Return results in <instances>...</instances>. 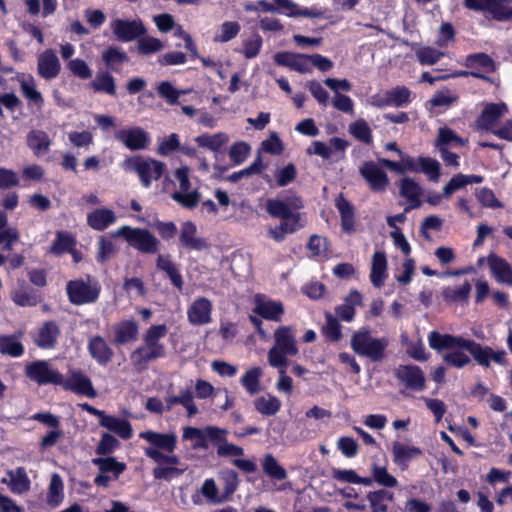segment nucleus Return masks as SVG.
Wrapping results in <instances>:
<instances>
[{"instance_id": "6e6d98bb", "label": "nucleus", "mask_w": 512, "mask_h": 512, "mask_svg": "<svg viewBox=\"0 0 512 512\" xmlns=\"http://www.w3.org/2000/svg\"><path fill=\"white\" fill-rule=\"evenodd\" d=\"M443 350L444 349H442L441 351ZM447 350L448 352L444 354L443 359L451 366H454L456 368H462L468 363H470L471 360L469 355L466 353L468 352L466 349L452 348Z\"/></svg>"}, {"instance_id": "5701e85b", "label": "nucleus", "mask_w": 512, "mask_h": 512, "mask_svg": "<svg viewBox=\"0 0 512 512\" xmlns=\"http://www.w3.org/2000/svg\"><path fill=\"white\" fill-rule=\"evenodd\" d=\"M60 70V61L52 49H46L39 54L37 59V73L41 78L45 80L54 79L59 75Z\"/></svg>"}, {"instance_id": "ea45409f", "label": "nucleus", "mask_w": 512, "mask_h": 512, "mask_svg": "<svg viewBox=\"0 0 512 512\" xmlns=\"http://www.w3.org/2000/svg\"><path fill=\"white\" fill-rule=\"evenodd\" d=\"M64 483L57 473L51 475L47 491V504L51 507H58L64 500Z\"/></svg>"}, {"instance_id": "e2e57ef3", "label": "nucleus", "mask_w": 512, "mask_h": 512, "mask_svg": "<svg viewBox=\"0 0 512 512\" xmlns=\"http://www.w3.org/2000/svg\"><path fill=\"white\" fill-rule=\"evenodd\" d=\"M251 147L247 142L239 141L229 149V157L235 165L243 163L249 156Z\"/></svg>"}, {"instance_id": "2eb2a0df", "label": "nucleus", "mask_w": 512, "mask_h": 512, "mask_svg": "<svg viewBox=\"0 0 512 512\" xmlns=\"http://www.w3.org/2000/svg\"><path fill=\"white\" fill-rule=\"evenodd\" d=\"M115 138L129 150L145 149L150 143L149 134L140 127H130L117 131Z\"/></svg>"}, {"instance_id": "1a4fd4ad", "label": "nucleus", "mask_w": 512, "mask_h": 512, "mask_svg": "<svg viewBox=\"0 0 512 512\" xmlns=\"http://www.w3.org/2000/svg\"><path fill=\"white\" fill-rule=\"evenodd\" d=\"M92 463L99 470L94 479L95 485L99 487H108L110 482L117 480L126 469V464L117 461L114 457L93 458Z\"/></svg>"}, {"instance_id": "bf43d9fd", "label": "nucleus", "mask_w": 512, "mask_h": 512, "mask_svg": "<svg viewBox=\"0 0 512 512\" xmlns=\"http://www.w3.org/2000/svg\"><path fill=\"white\" fill-rule=\"evenodd\" d=\"M164 48V44L161 40L151 37L144 36L138 39L137 49L142 55H151L161 51Z\"/></svg>"}, {"instance_id": "09e8293b", "label": "nucleus", "mask_w": 512, "mask_h": 512, "mask_svg": "<svg viewBox=\"0 0 512 512\" xmlns=\"http://www.w3.org/2000/svg\"><path fill=\"white\" fill-rule=\"evenodd\" d=\"M263 39L258 33H252L247 38L243 39L240 53L246 59H253L257 57L261 51Z\"/></svg>"}, {"instance_id": "3c124183", "label": "nucleus", "mask_w": 512, "mask_h": 512, "mask_svg": "<svg viewBox=\"0 0 512 512\" xmlns=\"http://www.w3.org/2000/svg\"><path fill=\"white\" fill-rule=\"evenodd\" d=\"M471 291V285L468 281H465L459 286H448L443 289V297L447 301L451 302H463L469 297Z\"/></svg>"}, {"instance_id": "20e7f679", "label": "nucleus", "mask_w": 512, "mask_h": 512, "mask_svg": "<svg viewBox=\"0 0 512 512\" xmlns=\"http://www.w3.org/2000/svg\"><path fill=\"white\" fill-rule=\"evenodd\" d=\"M174 178L175 190L171 198L184 208H195L201 200V194L191 183L190 169L187 166L178 167L174 171Z\"/></svg>"}, {"instance_id": "4c0bfd02", "label": "nucleus", "mask_w": 512, "mask_h": 512, "mask_svg": "<svg viewBox=\"0 0 512 512\" xmlns=\"http://www.w3.org/2000/svg\"><path fill=\"white\" fill-rule=\"evenodd\" d=\"M335 206L341 215L342 230L351 233L354 230V208L342 195L335 199Z\"/></svg>"}, {"instance_id": "412c9836", "label": "nucleus", "mask_w": 512, "mask_h": 512, "mask_svg": "<svg viewBox=\"0 0 512 512\" xmlns=\"http://www.w3.org/2000/svg\"><path fill=\"white\" fill-rule=\"evenodd\" d=\"M215 430H219L216 426H206L203 429L185 426L182 428V439L192 442L193 449H207L208 442L213 443V435Z\"/></svg>"}, {"instance_id": "680f3d73", "label": "nucleus", "mask_w": 512, "mask_h": 512, "mask_svg": "<svg viewBox=\"0 0 512 512\" xmlns=\"http://www.w3.org/2000/svg\"><path fill=\"white\" fill-rule=\"evenodd\" d=\"M410 95L406 87H396L386 94V105L404 106L410 102Z\"/></svg>"}, {"instance_id": "f8f14e48", "label": "nucleus", "mask_w": 512, "mask_h": 512, "mask_svg": "<svg viewBox=\"0 0 512 512\" xmlns=\"http://www.w3.org/2000/svg\"><path fill=\"white\" fill-rule=\"evenodd\" d=\"M26 375L40 385H59L61 380V373L52 368L47 361H35L27 365Z\"/></svg>"}, {"instance_id": "864d4df0", "label": "nucleus", "mask_w": 512, "mask_h": 512, "mask_svg": "<svg viewBox=\"0 0 512 512\" xmlns=\"http://www.w3.org/2000/svg\"><path fill=\"white\" fill-rule=\"evenodd\" d=\"M240 24L235 21H225L214 36L215 42L226 43L234 39L240 32Z\"/></svg>"}, {"instance_id": "4468645a", "label": "nucleus", "mask_w": 512, "mask_h": 512, "mask_svg": "<svg viewBox=\"0 0 512 512\" xmlns=\"http://www.w3.org/2000/svg\"><path fill=\"white\" fill-rule=\"evenodd\" d=\"M16 80L19 83L22 95L28 101V106L38 111L42 110L44 98L37 88L35 78L31 74L19 73L16 75Z\"/></svg>"}, {"instance_id": "052dcab7", "label": "nucleus", "mask_w": 512, "mask_h": 512, "mask_svg": "<svg viewBox=\"0 0 512 512\" xmlns=\"http://www.w3.org/2000/svg\"><path fill=\"white\" fill-rule=\"evenodd\" d=\"M75 245L74 237L66 232H58L56 240L50 248V252L53 254H61L68 252L73 249Z\"/></svg>"}, {"instance_id": "aec40b11", "label": "nucleus", "mask_w": 512, "mask_h": 512, "mask_svg": "<svg viewBox=\"0 0 512 512\" xmlns=\"http://www.w3.org/2000/svg\"><path fill=\"white\" fill-rule=\"evenodd\" d=\"M396 377L408 389L420 392L423 391L426 387L424 373L418 366H400L396 370Z\"/></svg>"}, {"instance_id": "6ab92c4d", "label": "nucleus", "mask_w": 512, "mask_h": 512, "mask_svg": "<svg viewBox=\"0 0 512 512\" xmlns=\"http://www.w3.org/2000/svg\"><path fill=\"white\" fill-rule=\"evenodd\" d=\"M276 12L284 14L288 17H307V18H322L324 11L312 6L310 8L300 7L292 0H273Z\"/></svg>"}, {"instance_id": "8fccbe9b", "label": "nucleus", "mask_w": 512, "mask_h": 512, "mask_svg": "<svg viewBox=\"0 0 512 512\" xmlns=\"http://www.w3.org/2000/svg\"><path fill=\"white\" fill-rule=\"evenodd\" d=\"M262 469L272 479L284 480L287 478V472L272 454H267L262 460Z\"/></svg>"}, {"instance_id": "ddd939ff", "label": "nucleus", "mask_w": 512, "mask_h": 512, "mask_svg": "<svg viewBox=\"0 0 512 512\" xmlns=\"http://www.w3.org/2000/svg\"><path fill=\"white\" fill-rule=\"evenodd\" d=\"M302 201L296 195H290L283 199L270 198L266 201V211L270 216L280 218L281 221L293 212L302 208Z\"/></svg>"}, {"instance_id": "a18cd8bd", "label": "nucleus", "mask_w": 512, "mask_h": 512, "mask_svg": "<svg viewBox=\"0 0 512 512\" xmlns=\"http://www.w3.org/2000/svg\"><path fill=\"white\" fill-rule=\"evenodd\" d=\"M255 409L264 416H273L281 408V401L272 394H265L255 399Z\"/></svg>"}, {"instance_id": "9b49d317", "label": "nucleus", "mask_w": 512, "mask_h": 512, "mask_svg": "<svg viewBox=\"0 0 512 512\" xmlns=\"http://www.w3.org/2000/svg\"><path fill=\"white\" fill-rule=\"evenodd\" d=\"M351 345L356 353L370 357L373 360H378L383 355V343L381 340L372 337L368 331L355 333Z\"/></svg>"}, {"instance_id": "2f4dec72", "label": "nucleus", "mask_w": 512, "mask_h": 512, "mask_svg": "<svg viewBox=\"0 0 512 512\" xmlns=\"http://www.w3.org/2000/svg\"><path fill=\"white\" fill-rule=\"evenodd\" d=\"M114 343L117 345L126 344L136 341L138 338L139 328L135 321L125 320L119 322L113 327Z\"/></svg>"}, {"instance_id": "bb28decb", "label": "nucleus", "mask_w": 512, "mask_h": 512, "mask_svg": "<svg viewBox=\"0 0 512 512\" xmlns=\"http://www.w3.org/2000/svg\"><path fill=\"white\" fill-rule=\"evenodd\" d=\"M275 344L273 347L281 349L294 356L298 353L295 330L291 326H280L274 332Z\"/></svg>"}, {"instance_id": "7ed1b4c3", "label": "nucleus", "mask_w": 512, "mask_h": 512, "mask_svg": "<svg viewBox=\"0 0 512 512\" xmlns=\"http://www.w3.org/2000/svg\"><path fill=\"white\" fill-rule=\"evenodd\" d=\"M167 326L164 324L151 326L144 334V343L131 353V361L134 366L144 368L155 359L165 354V347L160 340L167 334Z\"/></svg>"}, {"instance_id": "49530a36", "label": "nucleus", "mask_w": 512, "mask_h": 512, "mask_svg": "<svg viewBox=\"0 0 512 512\" xmlns=\"http://www.w3.org/2000/svg\"><path fill=\"white\" fill-rule=\"evenodd\" d=\"M90 87L94 92L106 93L108 95H115L116 93L115 79L105 71L97 72L94 80L90 83Z\"/></svg>"}, {"instance_id": "f257e3e1", "label": "nucleus", "mask_w": 512, "mask_h": 512, "mask_svg": "<svg viewBox=\"0 0 512 512\" xmlns=\"http://www.w3.org/2000/svg\"><path fill=\"white\" fill-rule=\"evenodd\" d=\"M139 437L148 444L144 447L145 456L156 464L152 470L155 479L171 480L187 470V467L175 454L178 443L175 432L161 433L145 430L139 433Z\"/></svg>"}, {"instance_id": "423d86ee", "label": "nucleus", "mask_w": 512, "mask_h": 512, "mask_svg": "<svg viewBox=\"0 0 512 512\" xmlns=\"http://www.w3.org/2000/svg\"><path fill=\"white\" fill-rule=\"evenodd\" d=\"M213 432V444L216 446L219 457L232 458L233 465L246 473L256 471L257 467L253 461L240 458L244 454L243 448L227 440L228 431L226 429L219 428Z\"/></svg>"}, {"instance_id": "f704fd0d", "label": "nucleus", "mask_w": 512, "mask_h": 512, "mask_svg": "<svg viewBox=\"0 0 512 512\" xmlns=\"http://www.w3.org/2000/svg\"><path fill=\"white\" fill-rule=\"evenodd\" d=\"M176 404L182 405L189 418L195 416L198 413V408L194 402V396L190 389H182L179 391L177 396H170L166 398V409L171 410Z\"/></svg>"}, {"instance_id": "13d9d810", "label": "nucleus", "mask_w": 512, "mask_h": 512, "mask_svg": "<svg viewBox=\"0 0 512 512\" xmlns=\"http://www.w3.org/2000/svg\"><path fill=\"white\" fill-rule=\"evenodd\" d=\"M508 0H492L487 12L497 21L512 20V8L506 5Z\"/></svg>"}, {"instance_id": "0e129e2a", "label": "nucleus", "mask_w": 512, "mask_h": 512, "mask_svg": "<svg viewBox=\"0 0 512 512\" xmlns=\"http://www.w3.org/2000/svg\"><path fill=\"white\" fill-rule=\"evenodd\" d=\"M180 149V138L176 133H172L167 137L160 140L157 148L159 155L167 156L173 152L179 151Z\"/></svg>"}, {"instance_id": "7c9ffc66", "label": "nucleus", "mask_w": 512, "mask_h": 512, "mask_svg": "<svg viewBox=\"0 0 512 512\" xmlns=\"http://www.w3.org/2000/svg\"><path fill=\"white\" fill-rule=\"evenodd\" d=\"M422 454L423 452L420 448L406 446L400 442L394 443L392 447V460L396 465L400 466L402 470L408 467V463L411 460L420 457Z\"/></svg>"}, {"instance_id": "c03bdc74", "label": "nucleus", "mask_w": 512, "mask_h": 512, "mask_svg": "<svg viewBox=\"0 0 512 512\" xmlns=\"http://www.w3.org/2000/svg\"><path fill=\"white\" fill-rule=\"evenodd\" d=\"M465 143L452 129L440 127L435 140V147L438 150H443L448 149V147L463 146Z\"/></svg>"}, {"instance_id": "338daca9", "label": "nucleus", "mask_w": 512, "mask_h": 512, "mask_svg": "<svg viewBox=\"0 0 512 512\" xmlns=\"http://www.w3.org/2000/svg\"><path fill=\"white\" fill-rule=\"evenodd\" d=\"M280 223L283 225L288 234H292L305 226L306 219L304 214L297 210L283 219Z\"/></svg>"}, {"instance_id": "f3484780", "label": "nucleus", "mask_w": 512, "mask_h": 512, "mask_svg": "<svg viewBox=\"0 0 512 512\" xmlns=\"http://www.w3.org/2000/svg\"><path fill=\"white\" fill-rule=\"evenodd\" d=\"M212 302L205 297H197L187 309V319L190 324L201 326L212 320Z\"/></svg>"}, {"instance_id": "f03ea898", "label": "nucleus", "mask_w": 512, "mask_h": 512, "mask_svg": "<svg viewBox=\"0 0 512 512\" xmlns=\"http://www.w3.org/2000/svg\"><path fill=\"white\" fill-rule=\"evenodd\" d=\"M428 343L430 348L438 352L442 349H466L479 364L484 366H488L491 361L500 362L502 358V354L494 353L491 349H483L472 340L450 334H441L437 331L429 333Z\"/></svg>"}, {"instance_id": "58836bf2", "label": "nucleus", "mask_w": 512, "mask_h": 512, "mask_svg": "<svg viewBox=\"0 0 512 512\" xmlns=\"http://www.w3.org/2000/svg\"><path fill=\"white\" fill-rule=\"evenodd\" d=\"M229 135L225 132H217L215 134L204 133L197 136L194 140L198 146L211 151H218L223 145L229 141Z\"/></svg>"}, {"instance_id": "4d7b16f0", "label": "nucleus", "mask_w": 512, "mask_h": 512, "mask_svg": "<svg viewBox=\"0 0 512 512\" xmlns=\"http://www.w3.org/2000/svg\"><path fill=\"white\" fill-rule=\"evenodd\" d=\"M202 495L211 503L220 504L227 501V497L223 496V493L219 492L214 479L209 478L204 481L201 487Z\"/></svg>"}, {"instance_id": "b1692460", "label": "nucleus", "mask_w": 512, "mask_h": 512, "mask_svg": "<svg viewBox=\"0 0 512 512\" xmlns=\"http://www.w3.org/2000/svg\"><path fill=\"white\" fill-rule=\"evenodd\" d=\"M386 150L396 154L395 159H386V169L397 173L413 172L418 170V164L409 156L400 151L395 143L386 145Z\"/></svg>"}, {"instance_id": "4be33fe9", "label": "nucleus", "mask_w": 512, "mask_h": 512, "mask_svg": "<svg viewBox=\"0 0 512 512\" xmlns=\"http://www.w3.org/2000/svg\"><path fill=\"white\" fill-rule=\"evenodd\" d=\"M282 302L272 300L264 295H256L254 312L266 320L278 322L284 314Z\"/></svg>"}, {"instance_id": "39448f33", "label": "nucleus", "mask_w": 512, "mask_h": 512, "mask_svg": "<svg viewBox=\"0 0 512 512\" xmlns=\"http://www.w3.org/2000/svg\"><path fill=\"white\" fill-rule=\"evenodd\" d=\"M122 168L128 172H135L142 186L149 188L153 181L158 180L162 176L165 164L152 158L134 156L124 160Z\"/></svg>"}, {"instance_id": "72a5a7b5", "label": "nucleus", "mask_w": 512, "mask_h": 512, "mask_svg": "<svg viewBox=\"0 0 512 512\" xmlns=\"http://www.w3.org/2000/svg\"><path fill=\"white\" fill-rule=\"evenodd\" d=\"M88 350L91 357L100 365L107 364L113 355L112 349L100 336H94L90 339Z\"/></svg>"}, {"instance_id": "e433bc0d", "label": "nucleus", "mask_w": 512, "mask_h": 512, "mask_svg": "<svg viewBox=\"0 0 512 512\" xmlns=\"http://www.w3.org/2000/svg\"><path fill=\"white\" fill-rule=\"evenodd\" d=\"M180 241L184 246L194 250H203L207 247L203 239L196 237V226L190 221L182 224Z\"/></svg>"}, {"instance_id": "cd10ccee", "label": "nucleus", "mask_w": 512, "mask_h": 512, "mask_svg": "<svg viewBox=\"0 0 512 512\" xmlns=\"http://www.w3.org/2000/svg\"><path fill=\"white\" fill-rule=\"evenodd\" d=\"M117 220L115 212L107 207L97 208L87 214V224L96 231H103Z\"/></svg>"}, {"instance_id": "774afa93", "label": "nucleus", "mask_w": 512, "mask_h": 512, "mask_svg": "<svg viewBox=\"0 0 512 512\" xmlns=\"http://www.w3.org/2000/svg\"><path fill=\"white\" fill-rule=\"evenodd\" d=\"M349 132L359 141L369 143L371 141V130L367 122L360 119L349 125Z\"/></svg>"}, {"instance_id": "69168bd1", "label": "nucleus", "mask_w": 512, "mask_h": 512, "mask_svg": "<svg viewBox=\"0 0 512 512\" xmlns=\"http://www.w3.org/2000/svg\"><path fill=\"white\" fill-rule=\"evenodd\" d=\"M102 58L107 67L111 69H116L127 60L126 54L116 47H110L104 51Z\"/></svg>"}, {"instance_id": "a19ab883", "label": "nucleus", "mask_w": 512, "mask_h": 512, "mask_svg": "<svg viewBox=\"0 0 512 512\" xmlns=\"http://www.w3.org/2000/svg\"><path fill=\"white\" fill-rule=\"evenodd\" d=\"M59 335V328L54 322L45 323L38 331L35 343L41 348H52Z\"/></svg>"}, {"instance_id": "dca6fc26", "label": "nucleus", "mask_w": 512, "mask_h": 512, "mask_svg": "<svg viewBox=\"0 0 512 512\" xmlns=\"http://www.w3.org/2000/svg\"><path fill=\"white\" fill-rule=\"evenodd\" d=\"M111 29L118 40L132 41L145 33L143 23L139 19H116L111 22Z\"/></svg>"}, {"instance_id": "393cba45", "label": "nucleus", "mask_w": 512, "mask_h": 512, "mask_svg": "<svg viewBox=\"0 0 512 512\" xmlns=\"http://www.w3.org/2000/svg\"><path fill=\"white\" fill-rule=\"evenodd\" d=\"M487 265L497 282L512 286V266L505 259L491 253L487 256Z\"/></svg>"}, {"instance_id": "a878e982", "label": "nucleus", "mask_w": 512, "mask_h": 512, "mask_svg": "<svg viewBox=\"0 0 512 512\" xmlns=\"http://www.w3.org/2000/svg\"><path fill=\"white\" fill-rule=\"evenodd\" d=\"M360 173L373 190H382L384 187V160L365 162Z\"/></svg>"}, {"instance_id": "79ce46f5", "label": "nucleus", "mask_w": 512, "mask_h": 512, "mask_svg": "<svg viewBox=\"0 0 512 512\" xmlns=\"http://www.w3.org/2000/svg\"><path fill=\"white\" fill-rule=\"evenodd\" d=\"M421 193L422 189L415 181L408 178L401 180L400 194L402 197L407 199L409 203V208H415L420 206Z\"/></svg>"}, {"instance_id": "0eeeda50", "label": "nucleus", "mask_w": 512, "mask_h": 512, "mask_svg": "<svg viewBox=\"0 0 512 512\" xmlns=\"http://www.w3.org/2000/svg\"><path fill=\"white\" fill-rule=\"evenodd\" d=\"M113 236L123 237L131 247L142 253H155L158 250V239L146 229L122 226Z\"/></svg>"}, {"instance_id": "6e6552de", "label": "nucleus", "mask_w": 512, "mask_h": 512, "mask_svg": "<svg viewBox=\"0 0 512 512\" xmlns=\"http://www.w3.org/2000/svg\"><path fill=\"white\" fill-rule=\"evenodd\" d=\"M64 390L71 391L76 395L95 398L97 392L92 384L91 379L79 369H71L66 376L61 374L59 383Z\"/></svg>"}, {"instance_id": "5fc2aeb1", "label": "nucleus", "mask_w": 512, "mask_h": 512, "mask_svg": "<svg viewBox=\"0 0 512 512\" xmlns=\"http://www.w3.org/2000/svg\"><path fill=\"white\" fill-rule=\"evenodd\" d=\"M23 345L14 336H0V353L11 357H19L23 354Z\"/></svg>"}, {"instance_id": "c9c22d12", "label": "nucleus", "mask_w": 512, "mask_h": 512, "mask_svg": "<svg viewBox=\"0 0 512 512\" xmlns=\"http://www.w3.org/2000/svg\"><path fill=\"white\" fill-rule=\"evenodd\" d=\"M7 474L9 480L3 479L2 482L6 483L13 493L20 495L29 491L31 482L24 468L18 467Z\"/></svg>"}, {"instance_id": "de8ad7c7", "label": "nucleus", "mask_w": 512, "mask_h": 512, "mask_svg": "<svg viewBox=\"0 0 512 512\" xmlns=\"http://www.w3.org/2000/svg\"><path fill=\"white\" fill-rule=\"evenodd\" d=\"M369 278L376 288H380L384 284V253L382 251H376L372 257Z\"/></svg>"}, {"instance_id": "c756f323", "label": "nucleus", "mask_w": 512, "mask_h": 512, "mask_svg": "<svg viewBox=\"0 0 512 512\" xmlns=\"http://www.w3.org/2000/svg\"><path fill=\"white\" fill-rule=\"evenodd\" d=\"M26 143L36 157H42L48 153L51 139L45 131L34 129L28 132Z\"/></svg>"}, {"instance_id": "9d476101", "label": "nucleus", "mask_w": 512, "mask_h": 512, "mask_svg": "<svg viewBox=\"0 0 512 512\" xmlns=\"http://www.w3.org/2000/svg\"><path fill=\"white\" fill-rule=\"evenodd\" d=\"M100 286L96 281L74 280L67 284V294L73 304L81 305L97 300Z\"/></svg>"}, {"instance_id": "603ef678", "label": "nucleus", "mask_w": 512, "mask_h": 512, "mask_svg": "<svg viewBox=\"0 0 512 512\" xmlns=\"http://www.w3.org/2000/svg\"><path fill=\"white\" fill-rule=\"evenodd\" d=\"M331 477L334 480H337L342 483H353L359 484L362 483L364 485H370L371 479L369 478H361L357 475V473L352 469H338L334 468L331 471Z\"/></svg>"}, {"instance_id": "37998d69", "label": "nucleus", "mask_w": 512, "mask_h": 512, "mask_svg": "<svg viewBox=\"0 0 512 512\" xmlns=\"http://www.w3.org/2000/svg\"><path fill=\"white\" fill-rule=\"evenodd\" d=\"M263 370L259 366H253L245 371L240 379L241 385L251 395H255L260 391V380Z\"/></svg>"}, {"instance_id": "473e14b6", "label": "nucleus", "mask_w": 512, "mask_h": 512, "mask_svg": "<svg viewBox=\"0 0 512 512\" xmlns=\"http://www.w3.org/2000/svg\"><path fill=\"white\" fill-rule=\"evenodd\" d=\"M100 426L114 432L122 439H130L133 435V429L131 424L121 418H117L111 415H104L102 419H100Z\"/></svg>"}, {"instance_id": "a211bd4d", "label": "nucleus", "mask_w": 512, "mask_h": 512, "mask_svg": "<svg viewBox=\"0 0 512 512\" xmlns=\"http://www.w3.org/2000/svg\"><path fill=\"white\" fill-rule=\"evenodd\" d=\"M508 111L507 105L503 102L486 104L476 121L478 128L492 132V129L497 127L499 119Z\"/></svg>"}, {"instance_id": "c85d7f7f", "label": "nucleus", "mask_w": 512, "mask_h": 512, "mask_svg": "<svg viewBox=\"0 0 512 512\" xmlns=\"http://www.w3.org/2000/svg\"><path fill=\"white\" fill-rule=\"evenodd\" d=\"M277 65L289 67L300 73L308 72V55L292 52H278L274 56Z\"/></svg>"}]
</instances>
